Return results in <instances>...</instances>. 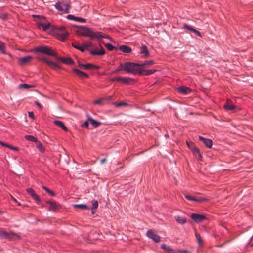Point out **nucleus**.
<instances>
[{
  "label": "nucleus",
  "instance_id": "20",
  "mask_svg": "<svg viewBox=\"0 0 253 253\" xmlns=\"http://www.w3.org/2000/svg\"><path fill=\"white\" fill-rule=\"evenodd\" d=\"M55 58L57 60L62 61L64 63L67 64H71L73 62L72 60L70 58H63L61 57H58L57 55H56V57H55Z\"/></svg>",
  "mask_w": 253,
  "mask_h": 253
},
{
  "label": "nucleus",
  "instance_id": "12",
  "mask_svg": "<svg viewBox=\"0 0 253 253\" xmlns=\"http://www.w3.org/2000/svg\"><path fill=\"white\" fill-rule=\"evenodd\" d=\"M199 139L200 140L202 141L205 145L209 148H211L213 141L212 140L207 138H205L202 136H199Z\"/></svg>",
  "mask_w": 253,
  "mask_h": 253
},
{
  "label": "nucleus",
  "instance_id": "3",
  "mask_svg": "<svg viewBox=\"0 0 253 253\" xmlns=\"http://www.w3.org/2000/svg\"><path fill=\"white\" fill-rule=\"evenodd\" d=\"M34 51L36 53L40 52L52 56L55 58L57 55V53L54 50H53L51 48L46 46L37 47L35 48Z\"/></svg>",
  "mask_w": 253,
  "mask_h": 253
},
{
  "label": "nucleus",
  "instance_id": "26",
  "mask_svg": "<svg viewBox=\"0 0 253 253\" xmlns=\"http://www.w3.org/2000/svg\"><path fill=\"white\" fill-rule=\"evenodd\" d=\"M47 65L54 70H57L60 68L59 66L57 64L50 60H48Z\"/></svg>",
  "mask_w": 253,
  "mask_h": 253
},
{
  "label": "nucleus",
  "instance_id": "8",
  "mask_svg": "<svg viewBox=\"0 0 253 253\" xmlns=\"http://www.w3.org/2000/svg\"><path fill=\"white\" fill-rule=\"evenodd\" d=\"M68 33H69L66 31L64 27H60L58 28V35L60 40H65L67 38Z\"/></svg>",
  "mask_w": 253,
  "mask_h": 253
},
{
  "label": "nucleus",
  "instance_id": "15",
  "mask_svg": "<svg viewBox=\"0 0 253 253\" xmlns=\"http://www.w3.org/2000/svg\"><path fill=\"white\" fill-rule=\"evenodd\" d=\"M194 155L199 160H201L202 158V155L200 152V150L197 147L192 148L191 151Z\"/></svg>",
  "mask_w": 253,
  "mask_h": 253
},
{
  "label": "nucleus",
  "instance_id": "27",
  "mask_svg": "<svg viewBox=\"0 0 253 253\" xmlns=\"http://www.w3.org/2000/svg\"><path fill=\"white\" fill-rule=\"evenodd\" d=\"M39 27H42L43 30L45 31L49 29L50 26V23H41L39 24Z\"/></svg>",
  "mask_w": 253,
  "mask_h": 253
},
{
  "label": "nucleus",
  "instance_id": "34",
  "mask_svg": "<svg viewBox=\"0 0 253 253\" xmlns=\"http://www.w3.org/2000/svg\"><path fill=\"white\" fill-rule=\"evenodd\" d=\"M33 87H34V86L26 84H20L18 86V87L20 89L21 88L28 89V88Z\"/></svg>",
  "mask_w": 253,
  "mask_h": 253
},
{
  "label": "nucleus",
  "instance_id": "47",
  "mask_svg": "<svg viewBox=\"0 0 253 253\" xmlns=\"http://www.w3.org/2000/svg\"><path fill=\"white\" fill-rule=\"evenodd\" d=\"M89 122V121H88L87 120L83 124H82V127H85V128H87L88 127Z\"/></svg>",
  "mask_w": 253,
  "mask_h": 253
},
{
  "label": "nucleus",
  "instance_id": "7",
  "mask_svg": "<svg viewBox=\"0 0 253 253\" xmlns=\"http://www.w3.org/2000/svg\"><path fill=\"white\" fill-rule=\"evenodd\" d=\"M147 236L156 243H159L160 241V237L152 230L147 231Z\"/></svg>",
  "mask_w": 253,
  "mask_h": 253
},
{
  "label": "nucleus",
  "instance_id": "4",
  "mask_svg": "<svg viewBox=\"0 0 253 253\" xmlns=\"http://www.w3.org/2000/svg\"><path fill=\"white\" fill-rule=\"evenodd\" d=\"M56 8L63 13H68L71 8L69 2L67 1H61L55 3Z\"/></svg>",
  "mask_w": 253,
  "mask_h": 253
},
{
  "label": "nucleus",
  "instance_id": "19",
  "mask_svg": "<svg viewBox=\"0 0 253 253\" xmlns=\"http://www.w3.org/2000/svg\"><path fill=\"white\" fill-rule=\"evenodd\" d=\"M177 90L179 92L183 94H187L191 92V89L185 86H181L177 88Z\"/></svg>",
  "mask_w": 253,
  "mask_h": 253
},
{
  "label": "nucleus",
  "instance_id": "24",
  "mask_svg": "<svg viewBox=\"0 0 253 253\" xmlns=\"http://www.w3.org/2000/svg\"><path fill=\"white\" fill-rule=\"evenodd\" d=\"M140 53L143 54L145 57L148 56L149 53L147 47L145 45H143L140 48Z\"/></svg>",
  "mask_w": 253,
  "mask_h": 253
},
{
  "label": "nucleus",
  "instance_id": "36",
  "mask_svg": "<svg viewBox=\"0 0 253 253\" xmlns=\"http://www.w3.org/2000/svg\"><path fill=\"white\" fill-rule=\"evenodd\" d=\"M161 248L165 251H167L169 252H171L172 250V249L169 246H168L165 244L161 245Z\"/></svg>",
  "mask_w": 253,
  "mask_h": 253
},
{
  "label": "nucleus",
  "instance_id": "29",
  "mask_svg": "<svg viewBox=\"0 0 253 253\" xmlns=\"http://www.w3.org/2000/svg\"><path fill=\"white\" fill-rule=\"evenodd\" d=\"M141 70L143 72L142 74H144L145 75H149L152 74L156 71L155 70H143L141 69Z\"/></svg>",
  "mask_w": 253,
  "mask_h": 253
},
{
  "label": "nucleus",
  "instance_id": "43",
  "mask_svg": "<svg viewBox=\"0 0 253 253\" xmlns=\"http://www.w3.org/2000/svg\"><path fill=\"white\" fill-rule=\"evenodd\" d=\"M38 60L40 61L43 62L47 64L49 60L44 57H39Z\"/></svg>",
  "mask_w": 253,
  "mask_h": 253
},
{
  "label": "nucleus",
  "instance_id": "35",
  "mask_svg": "<svg viewBox=\"0 0 253 253\" xmlns=\"http://www.w3.org/2000/svg\"><path fill=\"white\" fill-rule=\"evenodd\" d=\"M91 204H92V208H91L92 210L95 209L98 207V203L97 201L92 200L91 201Z\"/></svg>",
  "mask_w": 253,
  "mask_h": 253
},
{
  "label": "nucleus",
  "instance_id": "21",
  "mask_svg": "<svg viewBox=\"0 0 253 253\" xmlns=\"http://www.w3.org/2000/svg\"><path fill=\"white\" fill-rule=\"evenodd\" d=\"M119 49L120 50L124 53H128L131 52V48L126 45H121L119 46Z\"/></svg>",
  "mask_w": 253,
  "mask_h": 253
},
{
  "label": "nucleus",
  "instance_id": "46",
  "mask_svg": "<svg viewBox=\"0 0 253 253\" xmlns=\"http://www.w3.org/2000/svg\"><path fill=\"white\" fill-rule=\"evenodd\" d=\"M183 27H184V28L186 29L189 30H190L191 31H192L194 29L192 27H191L190 26H189L187 24H184L183 26Z\"/></svg>",
  "mask_w": 253,
  "mask_h": 253
},
{
  "label": "nucleus",
  "instance_id": "48",
  "mask_svg": "<svg viewBox=\"0 0 253 253\" xmlns=\"http://www.w3.org/2000/svg\"><path fill=\"white\" fill-rule=\"evenodd\" d=\"M187 145L191 151L192 148L196 147V146H194V144L192 142H187Z\"/></svg>",
  "mask_w": 253,
  "mask_h": 253
},
{
  "label": "nucleus",
  "instance_id": "59",
  "mask_svg": "<svg viewBox=\"0 0 253 253\" xmlns=\"http://www.w3.org/2000/svg\"><path fill=\"white\" fill-rule=\"evenodd\" d=\"M106 161V159H101L100 160V163L101 164H103Z\"/></svg>",
  "mask_w": 253,
  "mask_h": 253
},
{
  "label": "nucleus",
  "instance_id": "49",
  "mask_svg": "<svg viewBox=\"0 0 253 253\" xmlns=\"http://www.w3.org/2000/svg\"><path fill=\"white\" fill-rule=\"evenodd\" d=\"M77 17H75L72 15H68L67 16V18L70 20H76Z\"/></svg>",
  "mask_w": 253,
  "mask_h": 253
},
{
  "label": "nucleus",
  "instance_id": "57",
  "mask_svg": "<svg viewBox=\"0 0 253 253\" xmlns=\"http://www.w3.org/2000/svg\"><path fill=\"white\" fill-rule=\"evenodd\" d=\"M8 148H9L10 149L13 150H18V149L17 147H12L10 145H9V147H8Z\"/></svg>",
  "mask_w": 253,
  "mask_h": 253
},
{
  "label": "nucleus",
  "instance_id": "60",
  "mask_svg": "<svg viewBox=\"0 0 253 253\" xmlns=\"http://www.w3.org/2000/svg\"><path fill=\"white\" fill-rule=\"evenodd\" d=\"M119 71H118V70H117V69H116V70H115V71H112V72H111V73H112V74H113V73H117V72H119Z\"/></svg>",
  "mask_w": 253,
  "mask_h": 253
},
{
  "label": "nucleus",
  "instance_id": "1",
  "mask_svg": "<svg viewBox=\"0 0 253 253\" xmlns=\"http://www.w3.org/2000/svg\"><path fill=\"white\" fill-rule=\"evenodd\" d=\"M80 35L88 37L91 39H97L100 40L101 38H109L108 36H105L102 33L97 31H93L91 29L84 26H81L78 31Z\"/></svg>",
  "mask_w": 253,
  "mask_h": 253
},
{
  "label": "nucleus",
  "instance_id": "10",
  "mask_svg": "<svg viewBox=\"0 0 253 253\" xmlns=\"http://www.w3.org/2000/svg\"><path fill=\"white\" fill-rule=\"evenodd\" d=\"M223 107L225 109L228 110H234L237 108V106H235L229 99H227Z\"/></svg>",
  "mask_w": 253,
  "mask_h": 253
},
{
  "label": "nucleus",
  "instance_id": "62",
  "mask_svg": "<svg viewBox=\"0 0 253 253\" xmlns=\"http://www.w3.org/2000/svg\"><path fill=\"white\" fill-rule=\"evenodd\" d=\"M12 199H13L14 201H15V202H17V201H16V200L15 199H14V198L12 197Z\"/></svg>",
  "mask_w": 253,
  "mask_h": 253
},
{
  "label": "nucleus",
  "instance_id": "31",
  "mask_svg": "<svg viewBox=\"0 0 253 253\" xmlns=\"http://www.w3.org/2000/svg\"><path fill=\"white\" fill-rule=\"evenodd\" d=\"M6 46L3 42L0 41V51L3 53L5 54L6 53Z\"/></svg>",
  "mask_w": 253,
  "mask_h": 253
},
{
  "label": "nucleus",
  "instance_id": "40",
  "mask_svg": "<svg viewBox=\"0 0 253 253\" xmlns=\"http://www.w3.org/2000/svg\"><path fill=\"white\" fill-rule=\"evenodd\" d=\"M207 199L205 198H203V197H196V199H195V202H202L203 201H204L205 200H206Z\"/></svg>",
  "mask_w": 253,
  "mask_h": 253
},
{
  "label": "nucleus",
  "instance_id": "55",
  "mask_svg": "<svg viewBox=\"0 0 253 253\" xmlns=\"http://www.w3.org/2000/svg\"><path fill=\"white\" fill-rule=\"evenodd\" d=\"M123 65V63H122V64H120L119 67L117 68V70L118 71H123L124 70V67H121V65Z\"/></svg>",
  "mask_w": 253,
  "mask_h": 253
},
{
  "label": "nucleus",
  "instance_id": "56",
  "mask_svg": "<svg viewBox=\"0 0 253 253\" xmlns=\"http://www.w3.org/2000/svg\"><path fill=\"white\" fill-rule=\"evenodd\" d=\"M0 144L2 146H5V147H9V145H8L7 144H6V143H4L1 141H0Z\"/></svg>",
  "mask_w": 253,
  "mask_h": 253
},
{
  "label": "nucleus",
  "instance_id": "23",
  "mask_svg": "<svg viewBox=\"0 0 253 253\" xmlns=\"http://www.w3.org/2000/svg\"><path fill=\"white\" fill-rule=\"evenodd\" d=\"M73 71L79 77L84 78H88V75L87 74L77 69H74Z\"/></svg>",
  "mask_w": 253,
  "mask_h": 253
},
{
  "label": "nucleus",
  "instance_id": "37",
  "mask_svg": "<svg viewBox=\"0 0 253 253\" xmlns=\"http://www.w3.org/2000/svg\"><path fill=\"white\" fill-rule=\"evenodd\" d=\"M195 236L197 239L198 243L199 244V245H201L202 243V241L201 237L200 234H198L197 233H196Z\"/></svg>",
  "mask_w": 253,
  "mask_h": 253
},
{
  "label": "nucleus",
  "instance_id": "44",
  "mask_svg": "<svg viewBox=\"0 0 253 253\" xmlns=\"http://www.w3.org/2000/svg\"><path fill=\"white\" fill-rule=\"evenodd\" d=\"M75 21H79L82 23H84L86 22V19L84 18H82L81 17H76V19Z\"/></svg>",
  "mask_w": 253,
  "mask_h": 253
},
{
  "label": "nucleus",
  "instance_id": "63",
  "mask_svg": "<svg viewBox=\"0 0 253 253\" xmlns=\"http://www.w3.org/2000/svg\"><path fill=\"white\" fill-rule=\"evenodd\" d=\"M92 213L93 214L95 213V211H93L94 210H92Z\"/></svg>",
  "mask_w": 253,
  "mask_h": 253
},
{
  "label": "nucleus",
  "instance_id": "11",
  "mask_svg": "<svg viewBox=\"0 0 253 253\" xmlns=\"http://www.w3.org/2000/svg\"><path fill=\"white\" fill-rule=\"evenodd\" d=\"M27 191L28 194L31 195L33 199L35 200L36 202L39 203L40 202L41 200L38 195L35 192L34 190L32 188L27 189Z\"/></svg>",
  "mask_w": 253,
  "mask_h": 253
},
{
  "label": "nucleus",
  "instance_id": "33",
  "mask_svg": "<svg viewBox=\"0 0 253 253\" xmlns=\"http://www.w3.org/2000/svg\"><path fill=\"white\" fill-rule=\"evenodd\" d=\"M25 138L29 141L38 142V140H37V139L32 135H26L25 136Z\"/></svg>",
  "mask_w": 253,
  "mask_h": 253
},
{
  "label": "nucleus",
  "instance_id": "17",
  "mask_svg": "<svg viewBox=\"0 0 253 253\" xmlns=\"http://www.w3.org/2000/svg\"><path fill=\"white\" fill-rule=\"evenodd\" d=\"M47 203L49 204V210L50 211H55L59 207V205L55 202L47 201Z\"/></svg>",
  "mask_w": 253,
  "mask_h": 253
},
{
  "label": "nucleus",
  "instance_id": "51",
  "mask_svg": "<svg viewBox=\"0 0 253 253\" xmlns=\"http://www.w3.org/2000/svg\"><path fill=\"white\" fill-rule=\"evenodd\" d=\"M35 103L40 108L42 109L43 106L38 101H35Z\"/></svg>",
  "mask_w": 253,
  "mask_h": 253
},
{
  "label": "nucleus",
  "instance_id": "25",
  "mask_svg": "<svg viewBox=\"0 0 253 253\" xmlns=\"http://www.w3.org/2000/svg\"><path fill=\"white\" fill-rule=\"evenodd\" d=\"M175 219L178 223L181 224H184L186 222V218L182 216H175Z\"/></svg>",
  "mask_w": 253,
  "mask_h": 253
},
{
  "label": "nucleus",
  "instance_id": "50",
  "mask_svg": "<svg viewBox=\"0 0 253 253\" xmlns=\"http://www.w3.org/2000/svg\"><path fill=\"white\" fill-rule=\"evenodd\" d=\"M72 46H73L74 48H76V49H78V48H79V46H80L78 43H76V42H73V43H72Z\"/></svg>",
  "mask_w": 253,
  "mask_h": 253
},
{
  "label": "nucleus",
  "instance_id": "14",
  "mask_svg": "<svg viewBox=\"0 0 253 253\" xmlns=\"http://www.w3.org/2000/svg\"><path fill=\"white\" fill-rule=\"evenodd\" d=\"M88 121H89V123L95 128L99 126L101 124V123L98 122L96 120H94L89 115H86Z\"/></svg>",
  "mask_w": 253,
  "mask_h": 253
},
{
  "label": "nucleus",
  "instance_id": "16",
  "mask_svg": "<svg viewBox=\"0 0 253 253\" xmlns=\"http://www.w3.org/2000/svg\"><path fill=\"white\" fill-rule=\"evenodd\" d=\"M32 58L33 57L30 56H27L24 57L20 58L19 59V63L21 65L26 64L27 63L30 62Z\"/></svg>",
  "mask_w": 253,
  "mask_h": 253
},
{
  "label": "nucleus",
  "instance_id": "54",
  "mask_svg": "<svg viewBox=\"0 0 253 253\" xmlns=\"http://www.w3.org/2000/svg\"><path fill=\"white\" fill-rule=\"evenodd\" d=\"M194 33H195L196 35H197L198 36L201 37V34H200V32H199L198 31L196 30V29H193V31H192Z\"/></svg>",
  "mask_w": 253,
  "mask_h": 253
},
{
  "label": "nucleus",
  "instance_id": "18",
  "mask_svg": "<svg viewBox=\"0 0 253 253\" xmlns=\"http://www.w3.org/2000/svg\"><path fill=\"white\" fill-rule=\"evenodd\" d=\"M79 65L80 67H83L85 69H99L98 66H94V65L90 63L86 64H83L80 63Z\"/></svg>",
  "mask_w": 253,
  "mask_h": 253
},
{
  "label": "nucleus",
  "instance_id": "13",
  "mask_svg": "<svg viewBox=\"0 0 253 253\" xmlns=\"http://www.w3.org/2000/svg\"><path fill=\"white\" fill-rule=\"evenodd\" d=\"M117 80L126 84H128L134 81L132 78L129 77H118Z\"/></svg>",
  "mask_w": 253,
  "mask_h": 253
},
{
  "label": "nucleus",
  "instance_id": "53",
  "mask_svg": "<svg viewBox=\"0 0 253 253\" xmlns=\"http://www.w3.org/2000/svg\"><path fill=\"white\" fill-rule=\"evenodd\" d=\"M29 117L32 119H34V115L33 112H28Z\"/></svg>",
  "mask_w": 253,
  "mask_h": 253
},
{
  "label": "nucleus",
  "instance_id": "32",
  "mask_svg": "<svg viewBox=\"0 0 253 253\" xmlns=\"http://www.w3.org/2000/svg\"><path fill=\"white\" fill-rule=\"evenodd\" d=\"M37 143V148L42 152V153H43L45 151V149H44V147H43V146L42 145V143H41L40 142H36Z\"/></svg>",
  "mask_w": 253,
  "mask_h": 253
},
{
  "label": "nucleus",
  "instance_id": "42",
  "mask_svg": "<svg viewBox=\"0 0 253 253\" xmlns=\"http://www.w3.org/2000/svg\"><path fill=\"white\" fill-rule=\"evenodd\" d=\"M105 46L109 50H112L114 48V47L110 43L106 44Z\"/></svg>",
  "mask_w": 253,
  "mask_h": 253
},
{
  "label": "nucleus",
  "instance_id": "64",
  "mask_svg": "<svg viewBox=\"0 0 253 253\" xmlns=\"http://www.w3.org/2000/svg\"><path fill=\"white\" fill-rule=\"evenodd\" d=\"M2 214V212L0 211V214Z\"/></svg>",
  "mask_w": 253,
  "mask_h": 253
},
{
  "label": "nucleus",
  "instance_id": "6",
  "mask_svg": "<svg viewBox=\"0 0 253 253\" xmlns=\"http://www.w3.org/2000/svg\"><path fill=\"white\" fill-rule=\"evenodd\" d=\"M101 41L100 40H99V43H100ZM92 45L91 42H89L87 43H85L84 45V46L85 47V48L89 50L90 51V53L92 55H103L105 54V50L103 49V48L101 46H100V50H90L89 48L91 47Z\"/></svg>",
  "mask_w": 253,
  "mask_h": 253
},
{
  "label": "nucleus",
  "instance_id": "9",
  "mask_svg": "<svg viewBox=\"0 0 253 253\" xmlns=\"http://www.w3.org/2000/svg\"><path fill=\"white\" fill-rule=\"evenodd\" d=\"M190 217L196 223L201 222L206 219L205 215L196 213L192 214Z\"/></svg>",
  "mask_w": 253,
  "mask_h": 253
},
{
  "label": "nucleus",
  "instance_id": "38",
  "mask_svg": "<svg viewBox=\"0 0 253 253\" xmlns=\"http://www.w3.org/2000/svg\"><path fill=\"white\" fill-rule=\"evenodd\" d=\"M185 197L188 200L195 201L196 197L192 196L188 194H185Z\"/></svg>",
  "mask_w": 253,
  "mask_h": 253
},
{
  "label": "nucleus",
  "instance_id": "52",
  "mask_svg": "<svg viewBox=\"0 0 253 253\" xmlns=\"http://www.w3.org/2000/svg\"><path fill=\"white\" fill-rule=\"evenodd\" d=\"M78 49L80 50L81 52H83L84 51L85 48V47L84 45H83L79 46V48H78Z\"/></svg>",
  "mask_w": 253,
  "mask_h": 253
},
{
  "label": "nucleus",
  "instance_id": "22",
  "mask_svg": "<svg viewBox=\"0 0 253 253\" xmlns=\"http://www.w3.org/2000/svg\"><path fill=\"white\" fill-rule=\"evenodd\" d=\"M54 124L59 127H61L62 129H63L65 131H68V129L67 127L64 125L62 121L55 120L54 121Z\"/></svg>",
  "mask_w": 253,
  "mask_h": 253
},
{
  "label": "nucleus",
  "instance_id": "28",
  "mask_svg": "<svg viewBox=\"0 0 253 253\" xmlns=\"http://www.w3.org/2000/svg\"><path fill=\"white\" fill-rule=\"evenodd\" d=\"M74 208H78L81 209H89V207L85 204H74L73 205Z\"/></svg>",
  "mask_w": 253,
  "mask_h": 253
},
{
  "label": "nucleus",
  "instance_id": "2",
  "mask_svg": "<svg viewBox=\"0 0 253 253\" xmlns=\"http://www.w3.org/2000/svg\"><path fill=\"white\" fill-rule=\"evenodd\" d=\"M124 67V71L126 73L135 74L137 73L142 74L143 72L140 68V64L138 63H134L130 62H126L121 66Z\"/></svg>",
  "mask_w": 253,
  "mask_h": 253
},
{
  "label": "nucleus",
  "instance_id": "61",
  "mask_svg": "<svg viewBox=\"0 0 253 253\" xmlns=\"http://www.w3.org/2000/svg\"><path fill=\"white\" fill-rule=\"evenodd\" d=\"M6 15H4L2 17V19H4L5 18H6Z\"/></svg>",
  "mask_w": 253,
  "mask_h": 253
},
{
  "label": "nucleus",
  "instance_id": "30",
  "mask_svg": "<svg viewBox=\"0 0 253 253\" xmlns=\"http://www.w3.org/2000/svg\"><path fill=\"white\" fill-rule=\"evenodd\" d=\"M154 64V61L153 60H150V61H146L143 63L139 64H140V67H147L149 65H152Z\"/></svg>",
  "mask_w": 253,
  "mask_h": 253
},
{
  "label": "nucleus",
  "instance_id": "58",
  "mask_svg": "<svg viewBox=\"0 0 253 253\" xmlns=\"http://www.w3.org/2000/svg\"><path fill=\"white\" fill-rule=\"evenodd\" d=\"M118 78V77H117V78H113L112 79H110L111 81L113 82V81H119V80H118L117 79Z\"/></svg>",
  "mask_w": 253,
  "mask_h": 253
},
{
  "label": "nucleus",
  "instance_id": "5",
  "mask_svg": "<svg viewBox=\"0 0 253 253\" xmlns=\"http://www.w3.org/2000/svg\"><path fill=\"white\" fill-rule=\"evenodd\" d=\"M0 238H6L10 240L20 239V236L13 232H7L3 229H0Z\"/></svg>",
  "mask_w": 253,
  "mask_h": 253
},
{
  "label": "nucleus",
  "instance_id": "39",
  "mask_svg": "<svg viewBox=\"0 0 253 253\" xmlns=\"http://www.w3.org/2000/svg\"><path fill=\"white\" fill-rule=\"evenodd\" d=\"M42 188L47 192H48L49 194H50L52 196H54L55 194L52 191H51L50 189H49L48 188H47L46 187H45V186H43Z\"/></svg>",
  "mask_w": 253,
  "mask_h": 253
},
{
  "label": "nucleus",
  "instance_id": "41",
  "mask_svg": "<svg viewBox=\"0 0 253 253\" xmlns=\"http://www.w3.org/2000/svg\"><path fill=\"white\" fill-rule=\"evenodd\" d=\"M103 100H104L103 98H101L98 100L94 101V103L95 104L102 105V102H103Z\"/></svg>",
  "mask_w": 253,
  "mask_h": 253
},
{
  "label": "nucleus",
  "instance_id": "45",
  "mask_svg": "<svg viewBox=\"0 0 253 253\" xmlns=\"http://www.w3.org/2000/svg\"><path fill=\"white\" fill-rule=\"evenodd\" d=\"M127 103L125 102H120L116 104V106L117 107H121V106H125L127 105Z\"/></svg>",
  "mask_w": 253,
  "mask_h": 253
}]
</instances>
